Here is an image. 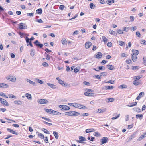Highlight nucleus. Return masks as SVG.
Returning <instances> with one entry per match:
<instances>
[{
  "label": "nucleus",
  "mask_w": 146,
  "mask_h": 146,
  "mask_svg": "<svg viewBox=\"0 0 146 146\" xmlns=\"http://www.w3.org/2000/svg\"><path fill=\"white\" fill-rule=\"evenodd\" d=\"M47 84L53 89H56L57 87L56 85L50 83H47Z\"/></svg>",
  "instance_id": "obj_14"
},
{
  "label": "nucleus",
  "mask_w": 146,
  "mask_h": 146,
  "mask_svg": "<svg viewBox=\"0 0 146 146\" xmlns=\"http://www.w3.org/2000/svg\"><path fill=\"white\" fill-rule=\"evenodd\" d=\"M133 110L134 111L138 113H139L141 111V109L138 107L134 108L133 109Z\"/></svg>",
  "instance_id": "obj_17"
},
{
  "label": "nucleus",
  "mask_w": 146,
  "mask_h": 146,
  "mask_svg": "<svg viewBox=\"0 0 146 146\" xmlns=\"http://www.w3.org/2000/svg\"><path fill=\"white\" fill-rule=\"evenodd\" d=\"M110 86H104L103 87V89L105 90L110 89Z\"/></svg>",
  "instance_id": "obj_57"
},
{
  "label": "nucleus",
  "mask_w": 146,
  "mask_h": 146,
  "mask_svg": "<svg viewBox=\"0 0 146 146\" xmlns=\"http://www.w3.org/2000/svg\"><path fill=\"white\" fill-rule=\"evenodd\" d=\"M93 135L96 137L100 136L101 134L99 132H97L94 133L93 134Z\"/></svg>",
  "instance_id": "obj_35"
},
{
  "label": "nucleus",
  "mask_w": 146,
  "mask_h": 146,
  "mask_svg": "<svg viewBox=\"0 0 146 146\" xmlns=\"http://www.w3.org/2000/svg\"><path fill=\"white\" fill-rule=\"evenodd\" d=\"M34 53L35 51L34 49H32L31 50V51L30 53V55L31 56H33L34 55Z\"/></svg>",
  "instance_id": "obj_36"
},
{
  "label": "nucleus",
  "mask_w": 146,
  "mask_h": 146,
  "mask_svg": "<svg viewBox=\"0 0 146 146\" xmlns=\"http://www.w3.org/2000/svg\"><path fill=\"white\" fill-rule=\"evenodd\" d=\"M141 43L145 45H146V41L144 40H142L141 42Z\"/></svg>",
  "instance_id": "obj_64"
},
{
  "label": "nucleus",
  "mask_w": 146,
  "mask_h": 146,
  "mask_svg": "<svg viewBox=\"0 0 146 146\" xmlns=\"http://www.w3.org/2000/svg\"><path fill=\"white\" fill-rule=\"evenodd\" d=\"M42 130L46 133L48 134H50L49 132L45 129L43 128L42 129Z\"/></svg>",
  "instance_id": "obj_33"
},
{
  "label": "nucleus",
  "mask_w": 146,
  "mask_h": 146,
  "mask_svg": "<svg viewBox=\"0 0 146 146\" xmlns=\"http://www.w3.org/2000/svg\"><path fill=\"white\" fill-rule=\"evenodd\" d=\"M135 80H138L139 79L141 78V76H136L135 77Z\"/></svg>",
  "instance_id": "obj_60"
},
{
  "label": "nucleus",
  "mask_w": 146,
  "mask_h": 146,
  "mask_svg": "<svg viewBox=\"0 0 146 146\" xmlns=\"http://www.w3.org/2000/svg\"><path fill=\"white\" fill-rule=\"evenodd\" d=\"M33 43L35 45L40 48H42L44 46L43 44L40 43L38 40H36L33 42Z\"/></svg>",
  "instance_id": "obj_7"
},
{
  "label": "nucleus",
  "mask_w": 146,
  "mask_h": 146,
  "mask_svg": "<svg viewBox=\"0 0 146 146\" xmlns=\"http://www.w3.org/2000/svg\"><path fill=\"white\" fill-rule=\"evenodd\" d=\"M136 35L139 38H140L141 37L140 36V32L139 31H137L136 32Z\"/></svg>",
  "instance_id": "obj_62"
},
{
  "label": "nucleus",
  "mask_w": 146,
  "mask_h": 146,
  "mask_svg": "<svg viewBox=\"0 0 146 146\" xmlns=\"http://www.w3.org/2000/svg\"><path fill=\"white\" fill-rule=\"evenodd\" d=\"M102 39L104 43H106L108 40V39L104 36H102Z\"/></svg>",
  "instance_id": "obj_45"
},
{
  "label": "nucleus",
  "mask_w": 146,
  "mask_h": 146,
  "mask_svg": "<svg viewBox=\"0 0 146 146\" xmlns=\"http://www.w3.org/2000/svg\"><path fill=\"white\" fill-rule=\"evenodd\" d=\"M135 137V136L134 135H131L128 139H127V142H129V141H131Z\"/></svg>",
  "instance_id": "obj_22"
},
{
  "label": "nucleus",
  "mask_w": 146,
  "mask_h": 146,
  "mask_svg": "<svg viewBox=\"0 0 146 146\" xmlns=\"http://www.w3.org/2000/svg\"><path fill=\"white\" fill-rule=\"evenodd\" d=\"M25 96L27 97V98L29 100H31L32 99V97L31 95L30 94L28 93H26Z\"/></svg>",
  "instance_id": "obj_16"
},
{
  "label": "nucleus",
  "mask_w": 146,
  "mask_h": 146,
  "mask_svg": "<svg viewBox=\"0 0 146 146\" xmlns=\"http://www.w3.org/2000/svg\"><path fill=\"white\" fill-rule=\"evenodd\" d=\"M79 139H80L81 141H86V139L83 136H80L79 137Z\"/></svg>",
  "instance_id": "obj_32"
},
{
  "label": "nucleus",
  "mask_w": 146,
  "mask_h": 146,
  "mask_svg": "<svg viewBox=\"0 0 146 146\" xmlns=\"http://www.w3.org/2000/svg\"><path fill=\"white\" fill-rule=\"evenodd\" d=\"M18 25L19 29H25L27 28V26L25 23H21Z\"/></svg>",
  "instance_id": "obj_5"
},
{
  "label": "nucleus",
  "mask_w": 146,
  "mask_h": 146,
  "mask_svg": "<svg viewBox=\"0 0 146 146\" xmlns=\"http://www.w3.org/2000/svg\"><path fill=\"white\" fill-rule=\"evenodd\" d=\"M83 84L86 85H87V86H89L90 84V83L89 82H86V81H85L83 82Z\"/></svg>",
  "instance_id": "obj_63"
},
{
  "label": "nucleus",
  "mask_w": 146,
  "mask_h": 146,
  "mask_svg": "<svg viewBox=\"0 0 146 146\" xmlns=\"http://www.w3.org/2000/svg\"><path fill=\"white\" fill-rule=\"evenodd\" d=\"M132 52L133 53L131 54L132 60L134 62H135L137 60V56L139 53V51L133 49L132 50Z\"/></svg>",
  "instance_id": "obj_1"
},
{
  "label": "nucleus",
  "mask_w": 146,
  "mask_h": 146,
  "mask_svg": "<svg viewBox=\"0 0 146 146\" xmlns=\"http://www.w3.org/2000/svg\"><path fill=\"white\" fill-rule=\"evenodd\" d=\"M106 109H100L96 110V112L98 113H103L106 111Z\"/></svg>",
  "instance_id": "obj_12"
},
{
  "label": "nucleus",
  "mask_w": 146,
  "mask_h": 146,
  "mask_svg": "<svg viewBox=\"0 0 146 146\" xmlns=\"http://www.w3.org/2000/svg\"><path fill=\"white\" fill-rule=\"evenodd\" d=\"M14 103L15 104L18 105H21L22 104V101L20 100L15 101H14Z\"/></svg>",
  "instance_id": "obj_26"
},
{
  "label": "nucleus",
  "mask_w": 146,
  "mask_h": 146,
  "mask_svg": "<svg viewBox=\"0 0 146 146\" xmlns=\"http://www.w3.org/2000/svg\"><path fill=\"white\" fill-rule=\"evenodd\" d=\"M144 93L143 92H140L138 96L136 98V99L138 100L140 99L141 96H143L144 95Z\"/></svg>",
  "instance_id": "obj_21"
},
{
  "label": "nucleus",
  "mask_w": 146,
  "mask_h": 146,
  "mask_svg": "<svg viewBox=\"0 0 146 146\" xmlns=\"http://www.w3.org/2000/svg\"><path fill=\"white\" fill-rule=\"evenodd\" d=\"M92 130H93L94 129H86L85 131L86 133H88L90 132H91L92 131H93Z\"/></svg>",
  "instance_id": "obj_44"
},
{
  "label": "nucleus",
  "mask_w": 146,
  "mask_h": 146,
  "mask_svg": "<svg viewBox=\"0 0 146 146\" xmlns=\"http://www.w3.org/2000/svg\"><path fill=\"white\" fill-rule=\"evenodd\" d=\"M133 83L134 85L137 86L139 84V82H138L137 80H135L134 81H133Z\"/></svg>",
  "instance_id": "obj_34"
},
{
  "label": "nucleus",
  "mask_w": 146,
  "mask_h": 146,
  "mask_svg": "<svg viewBox=\"0 0 146 146\" xmlns=\"http://www.w3.org/2000/svg\"><path fill=\"white\" fill-rule=\"evenodd\" d=\"M86 91H87V92H89L90 93H92L94 92L93 90L88 89H86Z\"/></svg>",
  "instance_id": "obj_51"
},
{
  "label": "nucleus",
  "mask_w": 146,
  "mask_h": 146,
  "mask_svg": "<svg viewBox=\"0 0 146 146\" xmlns=\"http://www.w3.org/2000/svg\"><path fill=\"white\" fill-rule=\"evenodd\" d=\"M42 64L45 67H48L49 66L48 64L46 62H44L42 63Z\"/></svg>",
  "instance_id": "obj_47"
},
{
  "label": "nucleus",
  "mask_w": 146,
  "mask_h": 146,
  "mask_svg": "<svg viewBox=\"0 0 146 146\" xmlns=\"http://www.w3.org/2000/svg\"><path fill=\"white\" fill-rule=\"evenodd\" d=\"M6 78L7 80L12 82H15L16 81V78L14 76L9 75L6 76Z\"/></svg>",
  "instance_id": "obj_4"
},
{
  "label": "nucleus",
  "mask_w": 146,
  "mask_h": 146,
  "mask_svg": "<svg viewBox=\"0 0 146 146\" xmlns=\"http://www.w3.org/2000/svg\"><path fill=\"white\" fill-rule=\"evenodd\" d=\"M40 104H46L48 103L49 102L45 99H39L37 101Z\"/></svg>",
  "instance_id": "obj_6"
},
{
  "label": "nucleus",
  "mask_w": 146,
  "mask_h": 146,
  "mask_svg": "<svg viewBox=\"0 0 146 146\" xmlns=\"http://www.w3.org/2000/svg\"><path fill=\"white\" fill-rule=\"evenodd\" d=\"M80 70V68H76L74 69V72L75 73H77Z\"/></svg>",
  "instance_id": "obj_59"
},
{
  "label": "nucleus",
  "mask_w": 146,
  "mask_h": 146,
  "mask_svg": "<svg viewBox=\"0 0 146 146\" xmlns=\"http://www.w3.org/2000/svg\"><path fill=\"white\" fill-rule=\"evenodd\" d=\"M106 2L109 5H111L112 3L114 2V0H108L106 1Z\"/></svg>",
  "instance_id": "obj_27"
},
{
  "label": "nucleus",
  "mask_w": 146,
  "mask_h": 146,
  "mask_svg": "<svg viewBox=\"0 0 146 146\" xmlns=\"http://www.w3.org/2000/svg\"><path fill=\"white\" fill-rule=\"evenodd\" d=\"M64 8H65V7L64 5H61L59 7L60 9L61 10H63L64 9Z\"/></svg>",
  "instance_id": "obj_61"
},
{
  "label": "nucleus",
  "mask_w": 146,
  "mask_h": 146,
  "mask_svg": "<svg viewBox=\"0 0 146 146\" xmlns=\"http://www.w3.org/2000/svg\"><path fill=\"white\" fill-rule=\"evenodd\" d=\"M42 12V11L41 8H39L36 11V13L39 14H41Z\"/></svg>",
  "instance_id": "obj_23"
},
{
  "label": "nucleus",
  "mask_w": 146,
  "mask_h": 146,
  "mask_svg": "<svg viewBox=\"0 0 146 146\" xmlns=\"http://www.w3.org/2000/svg\"><path fill=\"white\" fill-rule=\"evenodd\" d=\"M127 56L128 55L127 54L124 53H122L121 54V56L122 57H127Z\"/></svg>",
  "instance_id": "obj_55"
},
{
  "label": "nucleus",
  "mask_w": 146,
  "mask_h": 146,
  "mask_svg": "<svg viewBox=\"0 0 146 146\" xmlns=\"http://www.w3.org/2000/svg\"><path fill=\"white\" fill-rule=\"evenodd\" d=\"M119 44L120 46H122L123 45H125V43L123 41H119Z\"/></svg>",
  "instance_id": "obj_40"
},
{
  "label": "nucleus",
  "mask_w": 146,
  "mask_h": 146,
  "mask_svg": "<svg viewBox=\"0 0 146 146\" xmlns=\"http://www.w3.org/2000/svg\"><path fill=\"white\" fill-rule=\"evenodd\" d=\"M120 116V114H118L116 117H113L111 118V119L112 120H114L117 119Z\"/></svg>",
  "instance_id": "obj_53"
},
{
  "label": "nucleus",
  "mask_w": 146,
  "mask_h": 146,
  "mask_svg": "<svg viewBox=\"0 0 146 146\" xmlns=\"http://www.w3.org/2000/svg\"><path fill=\"white\" fill-rule=\"evenodd\" d=\"M117 33L120 34H123L124 32L123 31L120 29H117Z\"/></svg>",
  "instance_id": "obj_46"
},
{
  "label": "nucleus",
  "mask_w": 146,
  "mask_h": 146,
  "mask_svg": "<svg viewBox=\"0 0 146 146\" xmlns=\"http://www.w3.org/2000/svg\"><path fill=\"white\" fill-rule=\"evenodd\" d=\"M108 102H113L114 100V99L112 98H108Z\"/></svg>",
  "instance_id": "obj_54"
},
{
  "label": "nucleus",
  "mask_w": 146,
  "mask_h": 146,
  "mask_svg": "<svg viewBox=\"0 0 146 146\" xmlns=\"http://www.w3.org/2000/svg\"><path fill=\"white\" fill-rule=\"evenodd\" d=\"M65 114L67 115L70 116H78L80 114L79 113L74 111L66 112L65 113Z\"/></svg>",
  "instance_id": "obj_2"
},
{
  "label": "nucleus",
  "mask_w": 146,
  "mask_h": 146,
  "mask_svg": "<svg viewBox=\"0 0 146 146\" xmlns=\"http://www.w3.org/2000/svg\"><path fill=\"white\" fill-rule=\"evenodd\" d=\"M63 109L67 110L70 109V108L68 106L66 105H64V107L63 108Z\"/></svg>",
  "instance_id": "obj_30"
},
{
  "label": "nucleus",
  "mask_w": 146,
  "mask_h": 146,
  "mask_svg": "<svg viewBox=\"0 0 146 146\" xmlns=\"http://www.w3.org/2000/svg\"><path fill=\"white\" fill-rule=\"evenodd\" d=\"M108 138L106 137H103V138L101 139V145L106 143H107Z\"/></svg>",
  "instance_id": "obj_9"
},
{
  "label": "nucleus",
  "mask_w": 146,
  "mask_h": 146,
  "mask_svg": "<svg viewBox=\"0 0 146 146\" xmlns=\"http://www.w3.org/2000/svg\"><path fill=\"white\" fill-rule=\"evenodd\" d=\"M53 114L54 115H60L61 114V113L59 112H57L56 111H53Z\"/></svg>",
  "instance_id": "obj_49"
},
{
  "label": "nucleus",
  "mask_w": 146,
  "mask_h": 146,
  "mask_svg": "<svg viewBox=\"0 0 146 146\" xmlns=\"http://www.w3.org/2000/svg\"><path fill=\"white\" fill-rule=\"evenodd\" d=\"M62 44L63 45H67V41L65 39H64L61 40Z\"/></svg>",
  "instance_id": "obj_28"
},
{
  "label": "nucleus",
  "mask_w": 146,
  "mask_h": 146,
  "mask_svg": "<svg viewBox=\"0 0 146 146\" xmlns=\"http://www.w3.org/2000/svg\"><path fill=\"white\" fill-rule=\"evenodd\" d=\"M104 82L105 83H110L111 84H114V81H113L112 80H110V81H108L107 82H106L105 81H104Z\"/></svg>",
  "instance_id": "obj_31"
},
{
  "label": "nucleus",
  "mask_w": 146,
  "mask_h": 146,
  "mask_svg": "<svg viewBox=\"0 0 146 146\" xmlns=\"http://www.w3.org/2000/svg\"><path fill=\"white\" fill-rule=\"evenodd\" d=\"M107 68L109 69L112 70L114 69V67L113 66L111 65H108L106 66Z\"/></svg>",
  "instance_id": "obj_19"
},
{
  "label": "nucleus",
  "mask_w": 146,
  "mask_h": 146,
  "mask_svg": "<svg viewBox=\"0 0 146 146\" xmlns=\"http://www.w3.org/2000/svg\"><path fill=\"white\" fill-rule=\"evenodd\" d=\"M44 110L46 112L48 113H50V114H53V111L54 110H53L52 109H44Z\"/></svg>",
  "instance_id": "obj_11"
},
{
  "label": "nucleus",
  "mask_w": 146,
  "mask_h": 146,
  "mask_svg": "<svg viewBox=\"0 0 146 146\" xmlns=\"http://www.w3.org/2000/svg\"><path fill=\"white\" fill-rule=\"evenodd\" d=\"M0 102L6 106H8L9 105L8 103L6 100L0 98Z\"/></svg>",
  "instance_id": "obj_8"
},
{
  "label": "nucleus",
  "mask_w": 146,
  "mask_h": 146,
  "mask_svg": "<svg viewBox=\"0 0 146 146\" xmlns=\"http://www.w3.org/2000/svg\"><path fill=\"white\" fill-rule=\"evenodd\" d=\"M38 137H40L42 139H44L45 138L44 135L42 133H39L38 135Z\"/></svg>",
  "instance_id": "obj_43"
},
{
  "label": "nucleus",
  "mask_w": 146,
  "mask_h": 146,
  "mask_svg": "<svg viewBox=\"0 0 146 146\" xmlns=\"http://www.w3.org/2000/svg\"><path fill=\"white\" fill-rule=\"evenodd\" d=\"M27 81L29 82L33 85L36 86V84L34 82H33V81H31L30 80H29L28 79H27Z\"/></svg>",
  "instance_id": "obj_29"
},
{
  "label": "nucleus",
  "mask_w": 146,
  "mask_h": 146,
  "mask_svg": "<svg viewBox=\"0 0 146 146\" xmlns=\"http://www.w3.org/2000/svg\"><path fill=\"white\" fill-rule=\"evenodd\" d=\"M126 62L127 64H131V61L130 59H128L126 60Z\"/></svg>",
  "instance_id": "obj_56"
},
{
  "label": "nucleus",
  "mask_w": 146,
  "mask_h": 146,
  "mask_svg": "<svg viewBox=\"0 0 146 146\" xmlns=\"http://www.w3.org/2000/svg\"><path fill=\"white\" fill-rule=\"evenodd\" d=\"M107 73L106 72H102L100 73V75L101 76H105L107 75Z\"/></svg>",
  "instance_id": "obj_37"
},
{
  "label": "nucleus",
  "mask_w": 146,
  "mask_h": 146,
  "mask_svg": "<svg viewBox=\"0 0 146 146\" xmlns=\"http://www.w3.org/2000/svg\"><path fill=\"white\" fill-rule=\"evenodd\" d=\"M25 39L26 42V43H29V42H31L30 40V39L29 38H28L27 36H26L25 37Z\"/></svg>",
  "instance_id": "obj_48"
},
{
  "label": "nucleus",
  "mask_w": 146,
  "mask_h": 146,
  "mask_svg": "<svg viewBox=\"0 0 146 146\" xmlns=\"http://www.w3.org/2000/svg\"><path fill=\"white\" fill-rule=\"evenodd\" d=\"M58 83L64 86L65 85V84L64 83V82L62 81L61 80H59Z\"/></svg>",
  "instance_id": "obj_41"
},
{
  "label": "nucleus",
  "mask_w": 146,
  "mask_h": 146,
  "mask_svg": "<svg viewBox=\"0 0 146 146\" xmlns=\"http://www.w3.org/2000/svg\"><path fill=\"white\" fill-rule=\"evenodd\" d=\"M9 97L11 98H16V97L12 94H9Z\"/></svg>",
  "instance_id": "obj_42"
},
{
  "label": "nucleus",
  "mask_w": 146,
  "mask_h": 146,
  "mask_svg": "<svg viewBox=\"0 0 146 146\" xmlns=\"http://www.w3.org/2000/svg\"><path fill=\"white\" fill-rule=\"evenodd\" d=\"M89 5L91 9H94L96 7L95 5L93 3H90Z\"/></svg>",
  "instance_id": "obj_39"
},
{
  "label": "nucleus",
  "mask_w": 146,
  "mask_h": 146,
  "mask_svg": "<svg viewBox=\"0 0 146 146\" xmlns=\"http://www.w3.org/2000/svg\"><path fill=\"white\" fill-rule=\"evenodd\" d=\"M84 94L85 96H94V94L93 93H90L89 92H87V91H86V92H84Z\"/></svg>",
  "instance_id": "obj_15"
},
{
  "label": "nucleus",
  "mask_w": 146,
  "mask_h": 146,
  "mask_svg": "<svg viewBox=\"0 0 146 146\" xmlns=\"http://www.w3.org/2000/svg\"><path fill=\"white\" fill-rule=\"evenodd\" d=\"M41 118H42V119H44V120L47 121H48L51 122L52 121L49 118H47L45 117H41Z\"/></svg>",
  "instance_id": "obj_50"
},
{
  "label": "nucleus",
  "mask_w": 146,
  "mask_h": 146,
  "mask_svg": "<svg viewBox=\"0 0 146 146\" xmlns=\"http://www.w3.org/2000/svg\"><path fill=\"white\" fill-rule=\"evenodd\" d=\"M145 135V133H143V135H142L138 139V140L139 141H140L143 139L144 137H146V135Z\"/></svg>",
  "instance_id": "obj_25"
},
{
  "label": "nucleus",
  "mask_w": 146,
  "mask_h": 146,
  "mask_svg": "<svg viewBox=\"0 0 146 146\" xmlns=\"http://www.w3.org/2000/svg\"><path fill=\"white\" fill-rule=\"evenodd\" d=\"M0 96H3L5 98H8L7 96L3 92H1V93H0Z\"/></svg>",
  "instance_id": "obj_52"
},
{
  "label": "nucleus",
  "mask_w": 146,
  "mask_h": 146,
  "mask_svg": "<svg viewBox=\"0 0 146 146\" xmlns=\"http://www.w3.org/2000/svg\"><path fill=\"white\" fill-rule=\"evenodd\" d=\"M129 27H126L123 28V31L126 32H127L129 30Z\"/></svg>",
  "instance_id": "obj_38"
},
{
  "label": "nucleus",
  "mask_w": 146,
  "mask_h": 146,
  "mask_svg": "<svg viewBox=\"0 0 146 146\" xmlns=\"http://www.w3.org/2000/svg\"><path fill=\"white\" fill-rule=\"evenodd\" d=\"M102 56V54L100 52H98L97 53V54L96 56V58L98 59L101 58Z\"/></svg>",
  "instance_id": "obj_13"
},
{
  "label": "nucleus",
  "mask_w": 146,
  "mask_h": 146,
  "mask_svg": "<svg viewBox=\"0 0 146 146\" xmlns=\"http://www.w3.org/2000/svg\"><path fill=\"white\" fill-rule=\"evenodd\" d=\"M120 87L121 89L126 88H127V86L123 84L120 86Z\"/></svg>",
  "instance_id": "obj_58"
},
{
  "label": "nucleus",
  "mask_w": 146,
  "mask_h": 146,
  "mask_svg": "<svg viewBox=\"0 0 146 146\" xmlns=\"http://www.w3.org/2000/svg\"><path fill=\"white\" fill-rule=\"evenodd\" d=\"M143 116V115L142 114H137L136 115V118L137 119L139 118V119L140 120H141L142 119Z\"/></svg>",
  "instance_id": "obj_18"
},
{
  "label": "nucleus",
  "mask_w": 146,
  "mask_h": 146,
  "mask_svg": "<svg viewBox=\"0 0 146 146\" xmlns=\"http://www.w3.org/2000/svg\"><path fill=\"white\" fill-rule=\"evenodd\" d=\"M72 106L80 109H86L87 108L86 107L83 105L76 103H74V104L72 105Z\"/></svg>",
  "instance_id": "obj_3"
},
{
  "label": "nucleus",
  "mask_w": 146,
  "mask_h": 146,
  "mask_svg": "<svg viewBox=\"0 0 146 146\" xmlns=\"http://www.w3.org/2000/svg\"><path fill=\"white\" fill-rule=\"evenodd\" d=\"M8 86L7 84L4 83H1V86H0V88H7V87H8Z\"/></svg>",
  "instance_id": "obj_20"
},
{
  "label": "nucleus",
  "mask_w": 146,
  "mask_h": 146,
  "mask_svg": "<svg viewBox=\"0 0 146 146\" xmlns=\"http://www.w3.org/2000/svg\"><path fill=\"white\" fill-rule=\"evenodd\" d=\"M53 134L55 137V138L56 139H57L59 137V135L58 133L56 131H54Z\"/></svg>",
  "instance_id": "obj_24"
},
{
  "label": "nucleus",
  "mask_w": 146,
  "mask_h": 146,
  "mask_svg": "<svg viewBox=\"0 0 146 146\" xmlns=\"http://www.w3.org/2000/svg\"><path fill=\"white\" fill-rule=\"evenodd\" d=\"M92 45V43L90 42H88L85 44V46L86 48L87 49L89 48Z\"/></svg>",
  "instance_id": "obj_10"
}]
</instances>
